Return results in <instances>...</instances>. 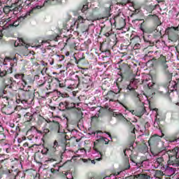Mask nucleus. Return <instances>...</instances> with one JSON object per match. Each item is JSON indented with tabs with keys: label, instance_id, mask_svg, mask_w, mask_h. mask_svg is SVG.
Instances as JSON below:
<instances>
[{
	"label": "nucleus",
	"instance_id": "60",
	"mask_svg": "<svg viewBox=\"0 0 179 179\" xmlns=\"http://www.w3.org/2000/svg\"><path fill=\"white\" fill-rule=\"evenodd\" d=\"M18 142H20V139H18Z\"/></svg>",
	"mask_w": 179,
	"mask_h": 179
},
{
	"label": "nucleus",
	"instance_id": "32",
	"mask_svg": "<svg viewBox=\"0 0 179 179\" xmlns=\"http://www.w3.org/2000/svg\"><path fill=\"white\" fill-rule=\"evenodd\" d=\"M27 117H29V120L27 121H31L33 120V115H30L29 113H27L26 115Z\"/></svg>",
	"mask_w": 179,
	"mask_h": 179
},
{
	"label": "nucleus",
	"instance_id": "57",
	"mask_svg": "<svg viewBox=\"0 0 179 179\" xmlns=\"http://www.w3.org/2000/svg\"><path fill=\"white\" fill-rule=\"evenodd\" d=\"M176 106H179V103L178 102V103H176Z\"/></svg>",
	"mask_w": 179,
	"mask_h": 179
},
{
	"label": "nucleus",
	"instance_id": "7",
	"mask_svg": "<svg viewBox=\"0 0 179 179\" xmlns=\"http://www.w3.org/2000/svg\"><path fill=\"white\" fill-rule=\"evenodd\" d=\"M116 94H117L115 92H114L113 91H109L106 95L108 100H110V101H114V100H113V99L115 97Z\"/></svg>",
	"mask_w": 179,
	"mask_h": 179
},
{
	"label": "nucleus",
	"instance_id": "39",
	"mask_svg": "<svg viewBox=\"0 0 179 179\" xmlns=\"http://www.w3.org/2000/svg\"><path fill=\"white\" fill-rule=\"evenodd\" d=\"M117 82H118L119 83L122 82V76L117 78Z\"/></svg>",
	"mask_w": 179,
	"mask_h": 179
},
{
	"label": "nucleus",
	"instance_id": "9",
	"mask_svg": "<svg viewBox=\"0 0 179 179\" xmlns=\"http://www.w3.org/2000/svg\"><path fill=\"white\" fill-rule=\"evenodd\" d=\"M136 179H150V176L146 173L137 174Z\"/></svg>",
	"mask_w": 179,
	"mask_h": 179
},
{
	"label": "nucleus",
	"instance_id": "19",
	"mask_svg": "<svg viewBox=\"0 0 179 179\" xmlns=\"http://www.w3.org/2000/svg\"><path fill=\"white\" fill-rule=\"evenodd\" d=\"M63 174H64L66 176L67 179H73V176H72V173H71L64 172V173H63Z\"/></svg>",
	"mask_w": 179,
	"mask_h": 179
},
{
	"label": "nucleus",
	"instance_id": "10",
	"mask_svg": "<svg viewBox=\"0 0 179 179\" xmlns=\"http://www.w3.org/2000/svg\"><path fill=\"white\" fill-rule=\"evenodd\" d=\"M164 162V160L163 159V157H159L155 160V166L159 167V166H163Z\"/></svg>",
	"mask_w": 179,
	"mask_h": 179
},
{
	"label": "nucleus",
	"instance_id": "2",
	"mask_svg": "<svg viewBox=\"0 0 179 179\" xmlns=\"http://www.w3.org/2000/svg\"><path fill=\"white\" fill-rule=\"evenodd\" d=\"M169 166H173V167H178L179 166V157H170L168 161Z\"/></svg>",
	"mask_w": 179,
	"mask_h": 179
},
{
	"label": "nucleus",
	"instance_id": "50",
	"mask_svg": "<svg viewBox=\"0 0 179 179\" xmlns=\"http://www.w3.org/2000/svg\"><path fill=\"white\" fill-rule=\"evenodd\" d=\"M96 160H97V162H100V160H101V158L96 159Z\"/></svg>",
	"mask_w": 179,
	"mask_h": 179
},
{
	"label": "nucleus",
	"instance_id": "31",
	"mask_svg": "<svg viewBox=\"0 0 179 179\" xmlns=\"http://www.w3.org/2000/svg\"><path fill=\"white\" fill-rule=\"evenodd\" d=\"M6 75V71L0 72V77L3 78V76H5Z\"/></svg>",
	"mask_w": 179,
	"mask_h": 179
},
{
	"label": "nucleus",
	"instance_id": "48",
	"mask_svg": "<svg viewBox=\"0 0 179 179\" xmlns=\"http://www.w3.org/2000/svg\"><path fill=\"white\" fill-rule=\"evenodd\" d=\"M50 64V65H54V59H52V62Z\"/></svg>",
	"mask_w": 179,
	"mask_h": 179
},
{
	"label": "nucleus",
	"instance_id": "28",
	"mask_svg": "<svg viewBox=\"0 0 179 179\" xmlns=\"http://www.w3.org/2000/svg\"><path fill=\"white\" fill-rule=\"evenodd\" d=\"M139 48H141V44L136 43L134 46V50H139Z\"/></svg>",
	"mask_w": 179,
	"mask_h": 179
},
{
	"label": "nucleus",
	"instance_id": "1",
	"mask_svg": "<svg viewBox=\"0 0 179 179\" xmlns=\"http://www.w3.org/2000/svg\"><path fill=\"white\" fill-rule=\"evenodd\" d=\"M51 126L52 127L53 129L57 131V134L61 135L63 138H66V135H65V130L62 129L59 122L53 121L52 122Z\"/></svg>",
	"mask_w": 179,
	"mask_h": 179
},
{
	"label": "nucleus",
	"instance_id": "3",
	"mask_svg": "<svg viewBox=\"0 0 179 179\" xmlns=\"http://www.w3.org/2000/svg\"><path fill=\"white\" fill-rule=\"evenodd\" d=\"M146 111V109L145 107H141L138 109L137 112H135V110H131V113L134 115H136L137 117H142L144 114L145 112Z\"/></svg>",
	"mask_w": 179,
	"mask_h": 179
},
{
	"label": "nucleus",
	"instance_id": "40",
	"mask_svg": "<svg viewBox=\"0 0 179 179\" xmlns=\"http://www.w3.org/2000/svg\"><path fill=\"white\" fill-rule=\"evenodd\" d=\"M106 37H110L111 36V34L110 32H106L105 34Z\"/></svg>",
	"mask_w": 179,
	"mask_h": 179
},
{
	"label": "nucleus",
	"instance_id": "53",
	"mask_svg": "<svg viewBox=\"0 0 179 179\" xmlns=\"http://www.w3.org/2000/svg\"><path fill=\"white\" fill-rule=\"evenodd\" d=\"M12 171H12V170H11V171H10V170H9V171H8V173L10 174V173H12Z\"/></svg>",
	"mask_w": 179,
	"mask_h": 179
},
{
	"label": "nucleus",
	"instance_id": "13",
	"mask_svg": "<svg viewBox=\"0 0 179 179\" xmlns=\"http://www.w3.org/2000/svg\"><path fill=\"white\" fill-rule=\"evenodd\" d=\"M24 43V41H23V39L19 38L18 42L15 41L14 43V45H15V47H19L20 45H23Z\"/></svg>",
	"mask_w": 179,
	"mask_h": 179
},
{
	"label": "nucleus",
	"instance_id": "55",
	"mask_svg": "<svg viewBox=\"0 0 179 179\" xmlns=\"http://www.w3.org/2000/svg\"><path fill=\"white\" fill-rule=\"evenodd\" d=\"M43 65L47 66V65H48V63H45V64H43Z\"/></svg>",
	"mask_w": 179,
	"mask_h": 179
},
{
	"label": "nucleus",
	"instance_id": "22",
	"mask_svg": "<svg viewBox=\"0 0 179 179\" xmlns=\"http://www.w3.org/2000/svg\"><path fill=\"white\" fill-rule=\"evenodd\" d=\"M23 76H24V75H23V74H15V79H23Z\"/></svg>",
	"mask_w": 179,
	"mask_h": 179
},
{
	"label": "nucleus",
	"instance_id": "54",
	"mask_svg": "<svg viewBox=\"0 0 179 179\" xmlns=\"http://www.w3.org/2000/svg\"><path fill=\"white\" fill-rule=\"evenodd\" d=\"M80 19H83L82 17H78V20H80Z\"/></svg>",
	"mask_w": 179,
	"mask_h": 179
},
{
	"label": "nucleus",
	"instance_id": "30",
	"mask_svg": "<svg viewBox=\"0 0 179 179\" xmlns=\"http://www.w3.org/2000/svg\"><path fill=\"white\" fill-rule=\"evenodd\" d=\"M101 139L104 141L105 145H108V139L107 138L101 137Z\"/></svg>",
	"mask_w": 179,
	"mask_h": 179
},
{
	"label": "nucleus",
	"instance_id": "41",
	"mask_svg": "<svg viewBox=\"0 0 179 179\" xmlns=\"http://www.w3.org/2000/svg\"><path fill=\"white\" fill-rule=\"evenodd\" d=\"M12 67H10L8 70H7L6 73H12Z\"/></svg>",
	"mask_w": 179,
	"mask_h": 179
},
{
	"label": "nucleus",
	"instance_id": "33",
	"mask_svg": "<svg viewBox=\"0 0 179 179\" xmlns=\"http://www.w3.org/2000/svg\"><path fill=\"white\" fill-rule=\"evenodd\" d=\"M57 93H58L59 96H61L62 97H66V96H68L66 94H62L61 92H58Z\"/></svg>",
	"mask_w": 179,
	"mask_h": 179
},
{
	"label": "nucleus",
	"instance_id": "52",
	"mask_svg": "<svg viewBox=\"0 0 179 179\" xmlns=\"http://www.w3.org/2000/svg\"><path fill=\"white\" fill-rule=\"evenodd\" d=\"M108 134V135H109V138H111V134H108V133H106Z\"/></svg>",
	"mask_w": 179,
	"mask_h": 179
},
{
	"label": "nucleus",
	"instance_id": "46",
	"mask_svg": "<svg viewBox=\"0 0 179 179\" xmlns=\"http://www.w3.org/2000/svg\"><path fill=\"white\" fill-rule=\"evenodd\" d=\"M137 99L139 100V101H141V95L138 94L137 95Z\"/></svg>",
	"mask_w": 179,
	"mask_h": 179
},
{
	"label": "nucleus",
	"instance_id": "36",
	"mask_svg": "<svg viewBox=\"0 0 179 179\" xmlns=\"http://www.w3.org/2000/svg\"><path fill=\"white\" fill-rule=\"evenodd\" d=\"M100 117L99 114H96L94 116L92 117V120H94V118H99Z\"/></svg>",
	"mask_w": 179,
	"mask_h": 179
},
{
	"label": "nucleus",
	"instance_id": "64",
	"mask_svg": "<svg viewBox=\"0 0 179 179\" xmlns=\"http://www.w3.org/2000/svg\"><path fill=\"white\" fill-rule=\"evenodd\" d=\"M30 1H33V0H30Z\"/></svg>",
	"mask_w": 179,
	"mask_h": 179
},
{
	"label": "nucleus",
	"instance_id": "14",
	"mask_svg": "<svg viewBox=\"0 0 179 179\" xmlns=\"http://www.w3.org/2000/svg\"><path fill=\"white\" fill-rule=\"evenodd\" d=\"M154 127L155 128H159L160 127V120L156 117L155 120L154 122Z\"/></svg>",
	"mask_w": 179,
	"mask_h": 179
},
{
	"label": "nucleus",
	"instance_id": "6",
	"mask_svg": "<svg viewBox=\"0 0 179 179\" xmlns=\"http://www.w3.org/2000/svg\"><path fill=\"white\" fill-rule=\"evenodd\" d=\"M67 102H60L58 106V109L60 111H65L66 110H67Z\"/></svg>",
	"mask_w": 179,
	"mask_h": 179
},
{
	"label": "nucleus",
	"instance_id": "62",
	"mask_svg": "<svg viewBox=\"0 0 179 179\" xmlns=\"http://www.w3.org/2000/svg\"><path fill=\"white\" fill-rule=\"evenodd\" d=\"M90 179H93V178H90Z\"/></svg>",
	"mask_w": 179,
	"mask_h": 179
},
{
	"label": "nucleus",
	"instance_id": "38",
	"mask_svg": "<svg viewBox=\"0 0 179 179\" xmlns=\"http://www.w3.org/2000/svg\"><path fill=\"white\" fill-rule=\"evenodd\" d=\"M48 132H50V129H43V134H48Z\"/></svg>",
	"mask_w": 179,
	"mask_h": 179
},
{
	"label": "nucleus",
	"instance_id": "29",
	"mask_svg": "<svg viewBox=\"0 0 179 179\" xmlns=\"http://www.w3.org/2000/svg\"><path fill=\"white\" fill-rule=\"evenodd\" d=\"M138 177V175H133V176H130L129 177H127V179H136V178Z\"/></svg>",
	"mask_w": 179,
	"mask_h": 179
},
{
	"label": "nucleus",
	"instance_id": "25",
	"mask_svg": "<svg viewBox=\"0 0 179 179\" xmlns=\"http://www.w3.org/2000/svg\"><path fill=\"white\" fill-rule=\"evenodd\" d=\"M35 9H41V6H36L34 7V8H32V10H31L29 11V13H33V11L35 10Z\"/></svg>",
	"mask_w": 179,
	"mask_h": 179
},
{
	"label": "nucleus",
	"instance_id": "26",
	"mask_svg": "<svg viewBox=\"0 0 179 179\" xmlns=\"http://www.w3.org/2000/svg\"><path fill=\"white\" fill-rule=\"evenodd\" d=\"M21 10H22V7H20V6H17V7L14 8L13 11L14 12H19Z\"/></svg>",
	"mask_w": 179,
	"mask_h": 179
},
{
	"label": "nucleus",
	"instance_id": "45",
	"mask_svg": "<svg viewBox=\"0 0 179 179\" xmlns=\"http://www.w3.org/2000/svg\"><path fill=\"white\" fill-rule=\"evenodd\" d=\"M54 145H55V146H58V142L57 141H55L54 142Z\"/></svg>",
	"mask_w": 179,
	"mask_h": 179
},
{
	"label": "nucleus",
	"instance_id": "42",
	"mask_svg": "<svg viewBox=\"0 0 179 179\" xmlns=\"http://www.w3.org/2000/svg\"><path fill=\"white\" fill-rule=\"evenodd\" d=\"M0 137L1 139H3L5 138V134H3V133H0Z\"/></svg>",
	"mask_w": 179,
	"mask_h": 179
},
{
	"label": "nucleus",
	"instance_id": "59",
	"mask_svg": "<svg viewBox=\"0 0 179 179\" xmlns=\"http://www.w3.org/2000/svg\"><path fill=\"white\" fill-rule=\"evenodd\" d=\"M25 48H28L27 45L25 46Z\"/></svg>",
	"mask_w": 179,
	"mask_h": 179
},
{
	"label": "nucleus",
	"instance_id": "37",
	"mask_svg": "<svg viewBox=\"0 0 179 179\" xmlns=\"http://www.w3.org/2000/svg\"><path fill=\"white\" fill-rule=\"evenodd\" d=\"M19 97L20 98L16 100V103H17V104L22 103V100H20V97H22V96L20 95Z\"/></svg>",
	"mask_w": 179,
	"mask_h": 179
},
{
	"label": "nucleus",
	"instance_id": "23",
	"mask_svg": "<svg viewBox=\"0 0 179 179\" xmlns=\"http://www.w3.org/2000/svg\"><path fill=\"white\" fill-rule=\"evenodd\" d=\"M129 167H131V165L129 164V162H127L124 164V170H128L129 169Z\"/></svg>",
	"mask_w": 179,
	"mask_h": 179
},
{
	"label": "nucleus",
	"instance_id": "5",
	"mask_svg": "<svg viewBox=\"0 0 179 179\" xmlns=\"http://www.w3.org/2000/svg\"><path fill=\"white\" fill-rule=\"evenodd\" d=\"M160 61L162 62V68L164 71L169 69V65L166 64V57L164 56L160 57Z\"/></svg>",
	"mask_w": 179,
	"mask_h": 179
},
{
	"label": "nucleus",
	"instance_id": "49",
	"mask_svg": "<svg viewBox=\"0 0 179 179\" xmlns=\"http://www.w3.org/2000/svg\"><path fill=\"white\" fill-rule=\"evenodd\" d=\"M91 163H92V164H96V161L92 160V161H91Z\"/></svg>",
	"mask_w": 179,
	"mask_h": 179
},
{
	"label": "nucleus",
	"instance_id": "61",
	"mask_svg": "<svg viewBox=\"0 0 179 179\" xmlns=\"http://www.w3.org/2000/svg\"><path fill=\"white\" fill-rule=\"evenodd\" d=\"M1 12L0 11V15H1Z\"/></svg>",
	"mask_w": 179,
	"mask_h": 179
},
{
	"label": "nucleus",
	"instance_id": "21",
	"mask_svg": "<svg viewBox=\"0 0 179 179\" xmlns=\"http://www.w3.org/2000/svg\"><path fill=\"white\" fill-rule=\"evenodd\" d=\"M113 116L118 117V118H120V120H122V118H124V115L121 113H114Z\"/></svg>",
	"mask_w": 179,
	"mask_h": 179
},
{
	"label": "nucleus",
	"instance_id": "4",
	"mask_svg": "<svg viewBox=\"0 0 179 179\" xmlns=\"http://www.w3.org/2000/svg\"><path fill=\"white\" fill-rule=\"evenodd\" d=\"M160 141V138L157 136H152L150 138L148 143L150 145H157Z\"/></svg>",
	"mask_w": 179,
	"mask_h": 179
},
{
	"label": "nucleus",
	"instance_id": "44",
	"mask_svg": "<svg viewBox=\"0 0 179 179\" xmlns=\"http://www.w3.org/2000/svg\"><path fill=\"white\" fill-rule=\"evenodd\" d=\"M23 146H24V148H27V146H29V143H24Z\"/></svg>",
	"mask_w": 179,
	"mask_h": 179
},
{
	"label": "nucleus",
	"instance_id": "15",
	"mask_svg": "<svg viewBox=\"0 0 179 179\" xmlns=\"http://www.w3.org/2000/svg\"><path fill=\"white\" fill-rule=\"evenodd\" d=\"M127 125H129V126L130 127V128H131V129H133V130L131 131V134H135V131L136 130V129H135V126H134V124H132V123H131V122H129L128 120H127Z\"/></svg>",
	"mask_w": 179,
	"mask_h": 179
},
{
	"label": "nucleus",
	"instance_id": "8",
	"mask_svg": "<svg viewBox=\"0 0 179 179\" xmlns=\"http://www.w3.org/2000/svg\"><path fill=\"white\" fill-rule=\"evenodd\" d=\"M178 152H179V148L178 147H176L175 148H173L172 150V151L171 152V154H170L169 155V157H177V155H178Z\"/></svg>",
	"mask_w": 179,
	"mask_h": 179
},
{
	"label": "nucleus",
	"instance_id": "43",
	"mask_svg": "<svg viewBox=\"0 0 179 179\" xmlns=\"http://www.w3.org/2000/svg\"><path fill=\"white\" fill-rule=\"evenodd\" d=\"M110 10H111V6H110V7L106 9V12H107L108 13H110Z\"/></svg>",
	"mask_w": 179,
	"mask_h": 179
},
{
	"label": "nucleus",
	"instance_id": "51",
	"mask_svg": "<svg viewBox=\"0 0 179 179\" xmlns=\"http://www.w3.org/2000/svg\"><path fill=\"white\" fill-rule=\"evenodd\" d=\"M136 38H138V40H139V38H134L132 40H133V41L136 39Z\"/></svg>",
	"mask_w": 179,
	"mask_h": 179
},
{
	"label": "nucleus",
	"instance_id": "18",
	"mask_svg": "<svg viewBox=\"0 0 179 179\" xmlns=\"http://www.w3.org/2000/svg\"><path fill=\"white\" fill-rule=\"evenodd\" d=\"M67 110H71V108H75V103H69L67 102Z\"/></svg>",
	"mask_w": 179,
	"mask_h": 179
},
{
	"label": "nucleus",
	"instance_id": "58",
	"mask_svg": "<svg viewBox=\"0 0 179 179\" xmlns=\"http://www.w3.org/2000/svg\"><path fill=\"white\" fill-rule=\"evenodd\" d=\"M125 152H127V150H124V154H125Z\"/></svg>",
	"mask_w": 179,
	"mask_h": 179
},
{
	"label": "nucleus",
	"instance_id": "35",
	"mask_svg": "<svg viewBox=\"0 0 179 179\" xmlns=\"http://www.w3.org/2000/svg\"><path fill=\"white\" fill-rule=\"evenodd\" d=\"M41 152H42L43 155H47V152H48V149L45 148V149L42 150Z\"/></svg>",
	"mask_w": 179,
	"mask_h": 179
},
{
	"label": "nucleus",
	"instance_id": "12",
	"mask_svg": "<svg viewBox=\"0 0 179 179\" xmlns=\"http://www.w3.org/2000/svg\"><path fill=\"white\" fill-rule=\"evenodd\" d=\"M22 96L20 97L22 104H27V99H26V92L22 93Z\"/></svg>",
	"mask_w": 179,
	"mask_h": 179
},
{
	"label": "nucleus",
	"instance_id": "56",
	"mask_svg": "<svg viewBox=\"0 0 179 179\" xmlns=\"http://www.w3.org/2000/svg\"><path fill=\"white\" fill-rule=\"evenodd\" d=\"M38 132L39 134H42L41 131H38Z\"/></svg>",
	"mask_w": 179,
	"mask_h": 179
},
{
	"label": "nucleus",
	"instance_id": "47",
	"mask_svg": "<svg viewBox=\"0 0 179 179\" xmlns=\"http://www.w3.org/2000/svg\"><path fill=\"white\" fill-rule=\"evenodd\" d=\"M60 58H61V61H62V59H64L65 58V56L62 55V56L60 57Z\"/></svg>",
	"mask_w": 179,
	"mask_h": 179
},
{
	"label": "nucleus",
	"instance_id": "20",
	"mask_svg": "<svg viewBox=\"0 0 179 179\" xmlns=\"http://www.w3.org/2000/svg\"><path fill=\"white\" fill-rule=\"evenodd\" d=\"M9 83L10 84V85L9 86V88L12 89V86H13V83H16V81L13 80V78H10L9 80Z\"/></svg>",
	"mask_w": 179,
	"mask_h": 179
},
{
	"label": "nucleus",
	"instance_id": "16",
	"mask_svg": "<svg viewBox=\"0 0 179 179\" xmlns=\"http://www.w3.org/2000/svg\"><path fill=\"white\" fill-rule=\"evenodd\" d=\"M83 83H85V85H90L92 83V81L90 80V78H84L83 80Z\"/></svg>",
	"mask_w": 179,
	"mask_h": 179
},
{
	"label": "nucleus",
	"instance_id": "11",
	"mask_svg": "<svg viewBox=\"0 0 179 179\" xmlns=\"http://www.w3.org/2000/svg\"><path fill=\"white\" fill-rule=\"evenodd\" d=\"M164 72L165 73V75H166L169 80H171V79L173 78V73L170 72V70L166 69V70H164Z\"/></svg>",
	"mask_w": 179,
	"mask_h": 179
},
{
	"label": "nucleus",
	"instance_id": "34",
	"mask_svg": "<svg viewBox=\"0 0 179 179\" xmlns=\"http://www.w3.org/2000/svg\"><path fill=\"white\" fill-rule=\"evenodd\" d=\"M127 89L128 90H130V92H134L135 90V89H134V87H131V85H128Z\"/></svg>",
	"mask_w": 179,
	"mask_h": 179
},
{
	"label": "nucleus",
	"instance_id": "24",
	"mask_svg": "<svg viewBox=\"0 0 179 179\" xmlns=\"http://www.w3.org/2000/svg\"><path fill=\"white\" fill-rule=\"evenodd\" d=\"M6 59H8V58L3 59V58L0 57V65H1V64H3V65H6V64H5Z\"/></svg>",
	"mask_w": 179,
	"mask_h": 179
},
{
	"label": "nucleus",
	"instance_id": "27",
	"mask_svg": "<svg viewBox=\"0 0 179 179\" xmlns=\"http://www.w3.org/2000/svg\"><path fill=\"white\" fill-rule=\"evenodd\" d=\"M11 26H14L15 27H17L19 26V20L15 21L13 24H10Z\"/></svg>",
	"mask_w": 179,
	"mask_h": 179
},
{
	"label": "nucleus",
	"instance_id": "63",
	"mask_svg": "<svg viewBox=\"0 0 179 179\" xmlns=\"http://www.w3.org/2000/svg\"><path fill=\"white\" fill-rule=\"evenodd\" d=\"M101 156V154L100 153Z\"/></svg>",
	"mask_w": 179,
	"mask_h": 179
},
{
	"label": "nucleus",
	"instance_id": "17",
	"mask_svg": "<svg viewBox=\"0 0 179 179\" xmlns=\"http://www.w3.org/2000/svg\"><path fill=\"white\" fill-rule=\"evenodd\" d=\"M87 9H89V5L88 4L83 5V8H80V10H81V12L83 13H85V12H86V10H87Z\"/></svg>",
	"mask_w": 179,
	"mask_h": 179
}]
</instances>
